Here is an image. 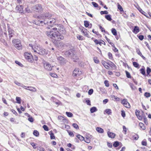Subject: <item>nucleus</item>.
<instances>
[{
  "label": "nucleus",
  "instance_id": "1",
  "mask_svg": "<svg viewBox=\"0 0 151 151\" xmlns=\"http://www.w3.org/2000/svg\"><path fill=\"white\" fill-rule=\"evenodd\" d=\"M64 31L63 26L59 24L50 30L46 31V34L54 43L56 44L58 41L63 40L64 39V36L59 33L63 31L62 33H65V32Z\"/></svg>",
  "mask_w": 151,
  "mask_h": 151
},
{
  "label": "nucleus",
  "instance_id": "2",
  "mask_svg": "<svg viewBox=\"0 0 151 151\" xmlns=\"http://www.w3.org/2000/svg\"><path fill=\"white\" fill-rule=\"evenodd\" d=\"M51 14L48 13L42 14L40 16H34L35 17L39 19L37 22L35 23L38 25L41 24L42 25L47 24L51 27L53 26L55 24L56 20L54 18H51Z\"/></svg>",
  "mask_w": 151,
  "mask_h": 151
},
{
  "label": "nucleus",
  "instance_id": "3",
  "mask_svg": "<svg viewBox=\"0 0 151 151\" xmlns=\"http://www.w3.org/2000/svg\"><path fill=\"white\" fill-rule=\"evenodd\" d=\"M29 49H31L35 53H37L40 55H43L46 54V50L42 48L39 45L36 44L33 45L29 44Z\"/></svg>",
  "mask_w": 151,
  "mask_h": 151
},
{
  "label": "nucleus",
  "instance_id": "4",
  "mask_svg": "<svg viewBox=\"0 0 151 151\" xmlns=\"http://www.w3.org/2000/svg\"><path fill=\"white\" fill-rule=\"evenodd\" d=\"M13 45L15 48L18 50H20L22 48V45L21 43V41L19 40H14L12 41Z\"/></svg>",
  "mask_w": 151,
  "mask_h": 151
},
{
  "label": "nucleus",
  "instance_id": "5",
  "mask_svg": "<svg viewBox=\"0 0 151 151\" xmlns=\"http://www.w3.org/2000/svg\"><path fill=\"white\" fill-rule=\"evenodd\" d=\"M33 8L34 11L39 13H41L43 10L42 5L39 4L35 5L33 6Z\"/></svg>",
  "mask_w": 151,
  "mask_h": 151
},
{
  "label": "nucleus",
  "instance_id": "6",
  "mask_svg": "<svg viewBox=\"0 0 151 151\" xmlns=\"http://www.w3.org/2000/svg\"><path fill=\"white\" fill-rule=\"evenodd\" d=\"M24 56L25 58L29 62H32L33 61V56L31 53L27 52H25Z\"/></svg>",
  "mask_w": 151,
  "mask_h": 151
},
{
  "label": "nucleus",
  "instance_id": "7",
  "mask_svg": "<svg viewBox=\"0 0 151 151\" xmlns=\"http://www.w3.org/2000/svg\"><path fill=\"white\" fill-rule=\"evenodd\" d=\"M57 59L59 63L61 65H63L65 64L67 62L66 60L61 56H58L57 57Z\"/></svg>",
  "mask_w": 151,
  "mask_h": 151
},
{
  "label": "nucleus",
  "instance_id": "8",
  "mask_svg": "<svg viewBox=\"0 0 151 151\" xmlns=\"http://www.w3.org/2000/svg\"><path fill=\"white\" fill-rule=\"evenodd\" d=\"M73 75L74 77H77L80 75L81 73V71L78 68H76L73 72Z\"/></svg>",
  "mask_w": 151,
  "mask_h": 151
},
{
  "label": "nucleus",
  "instance_id": "9",
  "mask_svg": "<svg viewBox=\"0 0 151 151\" xmlns=\"http://www.w3.org/2000/svg\"><path fill=\"white\" fill-rule=\"evenodd\" d=\"M80 29L81 30L84 36L88 38L90 37V36L88 34V31H87V29L83 27H81L80 28Z\"/></svg>",
  "mask_w": 151,
  "mask_h": 151
},
{
  "label": "nucleus",
  "instance_id": "10",
  "mask_svg": "<svg viewBox=\"0 0 151 151\" xmlns=\"http://www.w3.org/2000/svg\"><path fill=\"white\" fill-rule=\"evenodd\" d=\"M44 68L46 70L48 71H50L52 69V67L51 65L48 62L44 63Z\"/></svg>",
  "mask_w": 151,
  "mask_h": 151
},
{
  "label": "nucleus",
  "instance_id": "11",
  "mask_svg": "<svg viewBox=\"0 0 151 151\" xmlns=\"http://www.w3.org/2000/svg\"><path fill=\"white\" fill-rule=\"evenodd\" d=\"M121 103L126 108H129L130 107V104L127 99H124L122 101Z\"/></svg>",
  "mask_w": 151,
  "mask_h": 151
},
{
  "label": "nucleus",
  "instance_id": "12",
  "mask_svg": "<svg viewBox=\"0 0 151 151\" xmlns=\"http://www.w3.org/2000/svg\"><path fill=\"white\" fill-rule=\"evenodd\" d=\"M8 31L9 38L10 39L14 34V31L11 29L9 26H8Z\"/></svg>",
  "mask_w": 151,
  "mask_h": 151
},
{
  "label": "nucleus",
  "instance_id": "13",
  "mask_svg": "<svg viewBox=\"0 0 151 151\" xmlns=\"http://www.w3.org/2000/svg\"><path fill=\"white\" fill-rule=\"evenodd\" d=\"M119 146V147L118 148V149H119L122 146V144L121 142L118 141H115L114 142V147H117Z\"/></svg>",
  "mask_w": 151,
  "mask_h": 151
},
{
  "label": "nucleus",
  "instance_id": "14",
  "mask_svg": "<svg viewBox=\"0 0 151 151\" xmlns=\"http://www.w3.org/2000/svg\"><path fill=\"white\" fill-rule=\"evenodd\" d=\"M94 41L95 42L96 44H99V45L101 46L102 44H104L105 43L104 42L103 40H100L99 41L97 40H95Z\"/></svg>",
  "mask_w": 151,
  "mask_h": 151
},
{
  "label": "nucleus",
  "instance_id": "15",
  "mask_svg": "<svg viewBox=\"0 0 151 151\" xmlns=\"http://www.w3.org/2000/svg\"><path fill=\"white\" fill-rule=\"evenodd\" d=\"M102 63L104 66V67L107 69H109L110 68L109 66L108 65V64L107 63L104 61H102Z\"/></svg>",
  "mask_w": 151,
  "mask_h": 151
},
{
  "label": "nucleus",
  "instance_id": "16",
  "mask_svg": "<svg viewBox=\"0 0 151 151\" xmlns=\"http://www.w3.org/2000/svg\"><path fill=\"white\" fill-rule=\"evenodd\" d=\"M27 88H29L28 89L29 90L33 92H36L37 90L36 88L34 87L28 86Z\"/></svg>",
  "mask_w": 151,
  "mask_h": 151
},
{
  "label": "nucleus",
  "instance_id": "17",
  "mask_svg": "<svg viewBox=\"0 0 151 151\" xmlns=\"http://www.w3.org/2000/svg\"><path fill=\"white\" fill-rule=\"evenodd\" d=\"M138 10L142 14L144 15L147 18H149V17L147 16V14L145 12L143 11L142 10L141 8H139L138 9Z\"/></svg>",
  "mask_w": 151,
  "mask_h": 151
},
{
  "label": "nucleus",
  "instance_id": "18",
  "mask_svg": "<svg viewBox=\"0 0 151 151\" xmlns=\"http://www.w3.org/2000/svg\"><path fill=\"white\" fill-rule=\"evenodd\" d=\"M96 130L98 132L101 133H102L104 132V130L101 127H97L96 128Z\"/></svg>",
  "mask_w": 151,
  "mask_h": 151
},
{
  "label": "nucleus",
  "instance_id": "19",
  "mask_svg": "<svg viewBox=\"0 0 151 151\" xmlns=\"http://www.w3.org/2000/svg\"><path fill=\"white\" fill-rule=\"evenodd\" d=\"M133 32L135 34L138 33L139 32V27L137 26H135Z\"/></svg>",
  "mask_w": 151,
  "mask_h": 151
},
{
  "label": "nucleus",
  "instance_id": "20",
  "mask_svg": "<svg viewBox=\"0 0 151 151\" xmlns=\"http://www.w3.org/2000/svg\"><path fill=\"white\" fill-rule=\"evenodd\" d=\"M72 58L74 62H76L78 61V58L75 54L73 55Z\"/></svg>",
  "mask_w": 151,
  "mask_h": 151
},
{
  "label": "nucleus",
  "instance_id": "21",
  "mask_svg": "<svg viewBox=\"0 0 151 151\" xmlns=\"http://www.w3.org/2000/svg\"><path fill=\"white\" fill-rule=\"evenodd\" d=\"M105 113L108 115H110L111 113V111L110 109H107L104 111V114H105Z\"/></svg>",
  "mask_w": 151,
  "mask_h": 151
},
{
  "label": "nucleus",
  "instance_id": "22",
  "mask_svg": "<svg viewBox=\"0 0 151 151\" xmlns=\"http://www.w3.org/2000/svg\"><path fill=\"white\" fill-rule=\"evenodd\" d=\"M97 111V109L95 107H93L90 109V111L91 113H94Z\"/></svg>",
  "mask_w": 151,
  "mask_h": 151
},
{
  "label": "nucleus",
  "instance_id": "23",
  "mask_svg": "<svg viewBox=\"0 0 151 151\" xmlns=\"http://www.w3.org/2000/svg\"><path fill=\"white\" fill-rule=\"evenodd\" d=\"M139 126L140 127L141 129L142 130H145V127L144 124L142 123H140L139 124Z\"/></svg>",
  "mask_w": 151,
  "mask_h": 151
},
{
  "label": "nucleus",
  "instance_id": "24",
  "mask_svg": "<svg viewBox=\"0 0 151 151\" xmlns=\"http://www.w3.org/2000/svg\"><path fill=\"white\" fill-rule=\"evenodd\" d=\"M129 85L132 90H134L136 89V86L133 83H130L129 84Z\"/></svg>",
  "mask_w": 151,
  "mask_h": 151
},
{
  "label": "nucleus",
  "instance_id": "25",
  "mask_svg": "<svg viewBox=\"0 0 151 151\" xmlns=\"http://www.w3.org/2000/svg\"><path fill=\"white\" fill-rule=\"evenodd\" d=\"M81 141H83L84 140V137L80 134H78L76 136Z\"/></svg>",
  "mask_w": 151,
  "mask_h": 151
},
{
  "label": "nucleus",
  "instance_id": "26",
  "mask_svg": "<svg viewBox=\"0 0 151 151\" xmlns=\"http://www.w3.org/2000/svg\"><path fill=\"white\" fill-rule=\"evenodd\" d=\"M49 133L50 135V139H55V137L53 132L50 131L49 132Z\"/></svg>",
  "mask_w": 151,
  "mask_h": 151
},
{
  "label": "nucleus",
  "instance_id": "27",
  "mask_svg": "<svg viewBox=\"0 0 151 151\" xmlns=\"http://www.w3.org/2000/svg\"><path fill=\"white\" fill-rule=\"evenodd\" d=\"M76 37L77 39L79 40H84L83 37L82 36L79 35H77Z\"/></svg>",
  "mask_w": 151,
  "mask_h": 151
},
{
  "label": "nucleus",
  "instance_id": "28",
  "mask_svg": "<svg viewBox=\"0 0 151 151\" xmlns=\"http://www.w3.org/2000/svg\"><path fill=\"white\" fill-rule=\"evenodd\" d=\"M105 17L107 20L109 21H110L111 20V16L110 15H105Z\"/></svg>",
  "mask_w": 151,
  "mask_h": 151
},
{
  "label": "nucleus",
  "instance_id": "29",
  "mask_svg": "<svg viewBox=\"0 0 151 151\" xmlns=\"http://www.w3.org/2000/svg\"><path fill=\"white\" fill-rule=\"evenodd\" d=\"M108 136L110 138H112L113 137V133L108 132H107Z\"/></svg>",
  "mask_w": 151,
  "mask_h": 151
},
{
  "label": "nucleus",
  "instance_id": "30",
  "mask_svg": "<svg viewBox=\"0 0 151 151\" xmlns=\"http://www.w3.org/2000/svg\"><path fill=\"white\" fill-rule=\"evenodd\" d=\"M66 114L67 116L69 117H71L73 116V114L71 112H66Z\"/></svg>",
  "mask_w": 151,
  "mask_h": 151
},
{
  "label": "nucleus",
  "instance_id": "31",
  "mask_svg": "<svg viewBox=\"0 0 151 151\" xmlns=\"http://www.w3.org/2000/svg\"><path fill=\"white\" fill-rule=\"evenodd\" d=\"M84 24L85 26L86 27H88L89 26V22L87 21H84Z\"/></svg>",
  "mask_w": 151,
  "mask_h": 151
},
{
  "label": "nucleus",
  "instance_id": "32",
  "mask_svg": "<svg viewBox=\"0 0 151 151\" xmlns=\"http://www.w3.org/2000/svg\"><path fill=\"white\" fill-rule=\"evenodd\" d=\"M17 101V102L18 104H20L21 103V99L20 97H17L16 99Z\"/></svg>",
  "mask_w": 151,
  "mask_h": 151
},
{
  "label": "nucleus",
  "instance_id": "33",
  "mask_svg": "<svg viewBox=\"0 0 151 151\" xmlns=\"http://www.w3.org/2000/svg\"><path fill=\"white\" fill-rule=\"evenodd\" d=\"M139 136L137 134H134L133 136V138L134 139L137 140L139 138Z\"/></svg>",
  "mask_w": 151,
  "mask_h": 151
},
{
  "label": "nucleus",
  "instance_id": "34",
  "mask_svg": "<svg viewBox=\"0 0 151 151\" xmlns=\"http://www.w3.org/2000/svg\"><path fill=\"white\" fill-rule=\"evenodd\" d=\"M118 8L119 9L121 12H122L123 11V9L122 7V6L118 3Z\"/></svg>",
  "mask_w": 151,
  "mask_h": 151
},
{
  "label": "nucleus",
  "instance_id": "35",
  "mask_svg": "<svg viewBox=\"0 0 151 151\" xmlns=\"http://www.w3.org/2000/svg\"><path fill=\"white\" fill-rule=\"evenodd\" d=\"M133 64L134 66L136 68H138L139 66V64L138 63L136 62H133Z\"/></svg>",
  "mask_w": 151,
  "mask_h": 151
},
{
  "label": "nucleus",
  "instance_id": "36",
  "mask_svg": "<svg viewBox=\"0 0 151 151\" xmlns=\"http://www.w3.org/2000/svg\"><path fill=\"white\" fill-rule=\"evenodd\" d=\"M64 54L66 56H69L71 54V52L69 50H68L65 51Z\"/></svg>",
  "mask_w": 151,
  "mask_h": 151
},
{
  "label": "nucleus",
  "instance_id": "37",
  "mask_svg": "<svg viewBox=\"0 0 151 151\" xmlns=\"http://www.w3.org/2000/svg\"><path fill=\"white\" fill-rule=\"evenodd\" d=\"M33 134L36 136L37 137L39 135V133L37 131L34 130L33 132Z\"/></svg>",
  "mask_w": 151,
  "mask_h": 151
},
{
  "label": "nucleus",
  "instance_id": "38",
  "mask_svg": "<svg viewBox=\"0 0 151 151\" xmlns=\"http://www.w3.org/2000/svg\"><path fill=\"white\" fill-rule=\"evenodd\" d=\"M123 132L125 134H126L127 133V128L124 126H123Z\"/></svg>",
  "mask_w": 151,
  "mask_h": 151
},
{
  "label": "nucleus",
  "instance_id": "39",
  "mask_svg": "<svg viewBox=\"0 0 151 151\" xmlns=\"http://www.w3.org/2000/svg\"><path fill=\"white\" fill-rule=\"evenodd\" d=\"M114 101H119L121 100V99L119 98L116 96H114Z\"/></svg>",
  "mask_w": 151,
  "mask_h": 151
},
{
  "label": "nucleus",
  "instance_id": "40",
  "mask_svg": "<svg viewBox=\"0 0 151 151\" xmlns=\"http://www.w3.org/2000/svg\"><path fill=\"white\" fill-rule=\"evenodd\" d=\"M28 120L31 122H33L34 121L33 118L31 116L28 117Z\"/></svg>",
  "mask_w": 151,
  "mask_h": 151
},
{
  "label": "nucleus",
  "instance_id": "41",
  "mask_svg": "<svg viewBox=\"0 0 151 151\" xmlns=\"http://www.w3.org/2000/svg\"><path fill=\"white\" fill-rule=\"evenodd\" d=\"M137 53L140 56L142 55V54L140 51L139 49L138 48H137L136 49Z\"/></svg>",
  "mask_w": 151,
  "mask_h": 151
},
{
  "label": "nucleus",
  "instance_id": "42",
  "mask_svg": "<svg viewBox=\"0 0 151 151\" xmlns=\"http://www.w3.org/2000/svg\"><path fill=\"white\" fill-rule=\"evenodd\" d=\"M73 126L75 128L77 129H79V127L78 125L76 123H73Z\"/></svg>",
  "mask_w": 151,
  "mask_h": 151
},
{
  "label": "nucleus",
  "instance_id": "43",
  "mask_svg": "<svg viewBox=\"0 0 151 151\" xmlns=\"http://www.w3.org/2000/svg\"><path fill=\"white\" fill-rule=\"evenodd\" d=\"M150 93L148 92H145V93L144 96L147 98H148L150 96Z\"/></svg>",
  "mask_w": 151,
  "mask_h": 151
},
{
  "label": "nucleus",
  "instance_id": "44",
  "mask_svg": "<svg viewBox=\"0 0 151 151\" xmlns=\"http://www.w3.org/2000/svg\"><path fill=\"white\" fill-rule=\"evenodd\" d=\"M151 72V69L148 67L147 68V73L148 75H149Z\"/></svg>",
  "mask_w": 151,
  "mask_h": 151
},
{
  "label": "nucleus",
  "instance_id": "45",
  "mask_svg": "<svg viewBox=\"0 0 151 151\" xmlns=\"http://www.w3.org/2000/svg\"><path fill=\"white\" fill-rule=\"evenodd\" d=\"M93 60L94 62L96 63H98L99 62V60L96 57H94L93 58Z\"/></svg>",
  "mask_w": 151,
  "mask_h": 151
},
{
  "label": "nucleus",
  "instance_id": "46",
  "mask_svg": "<svg viewBox=\"0 0 151 151\" xmlns=\"http://www.w3.org/2000/svg\"><path fill=\"white\" fill-rule=\"evenodd\" d=\"M140 71L141 72V73L143 74V75H145V69L143 68H141L140 69Z\"/></svg>",
  "mask_w": 151,
  "mask_h": 151
},
{
  "label": "nucleus",
  "instance_id": "47",
  "mask_svg": "<svg viewBox=\"0 0 151 151\" xmlns=\"http://www.w3.org/2000/svg\"><path fill=\"white\" fill-rule=\"evenodd\" d=\"M142 145L143 146H146L147 145V143L145 140H143L142 142Z\"/></svg>",
  "mask_w": 151,
  "mask_h": 151
},
{
  "label": "nucleus",
  "instance_id": "48",
  "mask_svg": "<svg viewBox=\"0 0 151 151\" xmlns=\"http://www.w3.org/2000/svg\"><path fill=\"white\" fill-rule=\"evenodd\" d=\"M108 55L109 57V58L111 60H112L113 57L111 53L110 52H109L108 53Z\"/></svg>",
  "mask_w": 151,
  "mask_h": 151
},
{
  "label": "nucleus",
  "instance_id": "49",
  "mask_svg": "<svg viewBox=\"0 0 151 151\" xmlns=\"http://www.w3.org/2000/svg\"><path fill=\"white\" fill-rule=\"evenodd\" d=\"M43 127L44 129V130L46 131H48L49 130V129L48 127L46 125H44L43 126Z\"/></svg>",
  "mask_w": 151,
  "mask_h": 151
},
{
  "label": "nucleus",
  "instance_id": "50",
  "mask_svg": "<svg viewBox=\"0 0 151 151\" xmlns=\"http://www.w3.org/2000/svg\"><path fill=\"white\" fill-rule=\"evenodd\" d=\"M126 73L127 77L128 78H131V76L130 74V73L129 72H128V71H126Z\"/></svg>",
  "mask_w": 151,
  "mask_h": 151
},
{
  "label": "nucleus",
  "instance_id": "51",
  "mask_svg": "<svg viewBox=\"0 0 151 151\" xmlns=\"http://www.w3.org/2000/svg\"><path fill=\"white\" fill-rule=\"evenodd\" d=\"M93 90L92 89H90L88 91V94L89 95H91L93 92Z\"/></svg>",
  "mask_w": 151,
  "mask_h": 151
},
{
  "label": "nucleus",
  "instance_id": "52",
  "mask_svg": "<svg viewBox=\"0 0 151 151\" xmlns=\"http://www.w3.org/2000/svg\"><path fill=\"white\" fill-rule=\"evenodd\" d=\"M14 83L16 84L17 85H18V86H22V84H21V83L19 82L18 81H15L14 82Z\"/></svg>",
  "mask_w": 151,
  "mask_h": 151
},
{
  "label": "nucleus",
  "instance_id": "53",
  "mask_svg": "<svg viewBox=\"0 0 151 151\" xmlns=\"http://www.w3.org/2000/svg\"><path fill=\"white\" fill-rule=\"evenodd\" d=\"M91 3L93 6L95 7H97L98 6V4L96 2H92Z\"/></svg>",
  "mask_w": 151,
  "mask_h": 151
},
{
  "label": "nucleus",
  "instance_id": "54",
  "mask_svg": "<svg viewBox=\"0 0 151 151\" xmlns=\"http://www.w3.org/2000/svg\"><path fill=\"white\" fill-rule=\"evenodd\" d=\"M137 36L138 38L141 40H142L144 39V36L142 35H140Z\"/></svg>",
  "mask_w": 151,
  "mask_h": 151
},
{
  "label": "nucleus",
  "instance_id": "55",
  "mask_svg": "<svg viewBox=\"0 0 151 151\" xmlns=\"http://www.w3.org/2000/svg\"><path fill=\"white\" fill-rule=\"evenodd\" d=\"M108 12L107 11H101L100 13L101 14H108Z\"/></svg>",
  "mask_w": 151,
  "mask_h": 151
},
{
  "label": "nucleus",
  "instance_id": "56",
  "mask_svg": "<svg viewBox=\"0 0 151 151\" xmlns=\"http://www.w3.org/2000/svg\"><path fill=\"white\" fill-rule=\"evenodd\" d=\"M15 63H16L19 66L21 67H22L23 66L22 64L19 61H15Z\"/></svg>",
  "mask_w": 151,
  "mask_h": 151
},
{
  "label": "nucleus",
  "instance_id": "57",
  "mask_svg": "<svg viewBox=\"0 0 151 151\" xmlns=\"http://www.w3.org/2000/svg\"><path fill=\"white\" fill-rule=\"evenodd\" d=\"M50 75L53 77L56 78L57 76V75L55 73H50Z\"/></svg>",
  "mask_w": 151,
  "mask_h": 151
},
{
  "label": "nucleus",
  "instance_id": "58",
  "mask_svg": "<svg viewBox=\"0 0 151 151\" xmlns=\"http://www.w3.org/2000/svg\"><path fill=\"white\" fill-rule=\"evenodd\" d=\"M104 83L105 84V86L108 87H109V84L108 83V82L107 81H104Z\"/></svg>",
  "mask_w": 151,
  "mask_h": 151
},
{
  "label": "nucleus",
  "instance_id": "59",
  "mask_svg": "<svg viewBox=\"0 0 151 151\" xmlns=\"http://www.w3.org/2000/svg\"><path fill=\"white\" fill-rule=\"evenodd\" d=\"M86 104L88 105H91V102L89 100H86Z\"/></svg>",
  "mask_w": 151,
  "mask_h": 151
},
{
  "label": "nucleus",
  "instance_id": "60",
  "mask_svg": "<svg viewBox=\"0 0 151 151\" xmlns=\"http://www.w3.org/2000/svg\"><path fill=\"white\" fill-rule=\"evenodd\" d=\"M84 140L87 143H89L90 142V140L89 139H85V140Z\"/></svg>",
  "mask_w": 151,
  "mask_h": 151
},
{
  "label": "nucleus",
  "instance_id": "61",
  "mask_svg": "<svg viewBox=\"0 0 151 151\" xmlns=\"http://www.w3.org/2000/svg\"><path fill=\"white\" fill-rule=\"evenodd\" d=\"M21 86L26 90H28V89H29V88H27L28 86H24L23 84L22 85V86Z\"/></svg>",
  "mask_w": 151,
  "mask_h": 151
},
{
  "label": "nucleus",
  "instance_id": "62",
  "mask_svg": "<svg viewBox=\"0 0 151 151\" xmlns=\"http://www.w3.org/2000/svg\"><path fill=\"white\" fill-rule=\"evenodd\" d=\"M31 145L34 148H36V144L34 142H32L31 143Z\"/></svg>",
  "mask_w": 151,
  "mask_h": 151
},
{
  "label": "nucleus",
  "instance_id": "63",
  "mask_svg": "<svg viewBox=\"0 0 151 151\" xmlns=\"http://www.w3.org/2000/svg\"><path fill=\"white\" fill-rule=\"evenodd\" d=\"M68 133L69 135L71 137H73L74 136V134L73 132H68Z\"/></svg>",
  "mask_w": 151,
  "mask_h": 151
},
{
  "label": "nucleus",
  "instance_id": "64",
  "mask_svg": "<svg viewBox=\"0 0 151 151\" xmlns=\"http://www.w3.org/2000/svg\"><path fill=\"white\" fill-rule=\"evenodd\" d=\"M139 111L136 110L135 111V114L137 116L139 115Z\"/></svg>",
  "mask_w": 151,
  "mask_h": 151
}]
</instances>
